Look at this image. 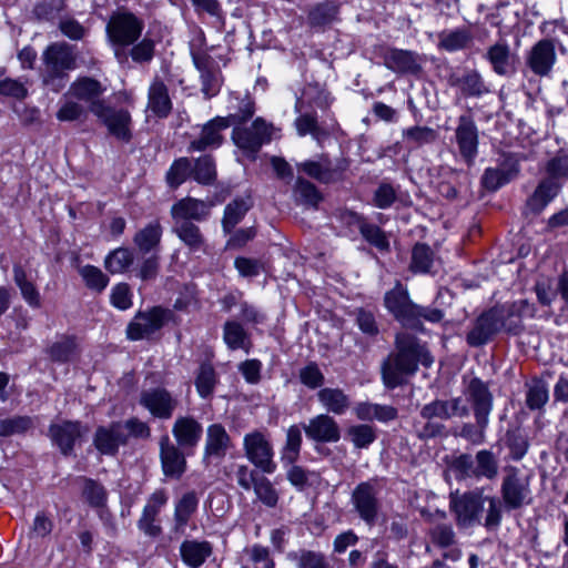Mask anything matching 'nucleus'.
<instances>
[{"instance_id":"1","label":"nucleus","mask_w":568,"mask_h":568,"mask_svg":"<svg viewBox=\"0 0 568 568\" xmlns=\"http://www.w3.org/2000/svg\"><path fill=\"white\" fill-rule=\"evenodd\" d=\"M396 351L382 364L384 385L394 389L405 383V377L414 375L418 364L430 366L433 358L417 338L408 333H398L395 338Z\"/></svg>"},{"instance_id":"2","label":"nucleus","mask_w":568,"mask_h":568,"mask_svg":"<svg viewBox=\"0 0 568 568\" xmlns=\"http://www.w3.org/2000/svg\"><path fill=\"white\" fill-rule=\"evenodd\" d=\"M41 81L52 92L59 93L69 81V71L77 67V54L67 42H54L45 48L41 57Z\"/></svg>"},{"instance_id":"3","label":"nucleus","mask_w":568,"mask_h":568,"mask_svg":"<svg viewBox=\"0 0 568 568\" xmlns=\"http://www.w3.org/2000/svg\"><path fill=\"white\" fill-rule=\"evenodd\" d=\"M312 105L326 109L329 105V98L317 87L308 85L304 89L302 97L296 99L295 111L300 115L295 119L294 125L300 136L311 134L315 140H320L323 130L318 124L317 115L315 112L307 111Z\"/></svg>"},{"instance_id":"4","label":"nucleus","mask_w":568,"mask_h":568,"mask_svg":"<svg viewBox=\"0 0 568 568\" xmlns=\"http://www.w3.org/2000/svg\"><path fill=\"white\" fill-rule=\"evenodd\" d=\"M144 21L128 10L113 12L106 23V34L114 47L115 55L120 49L134 44L142 36Z\"/></svg>"},{"instance_id":"5","label":"nucleus","mask_w":568,"mask_h":568,"mask_svg":"<svg viewBox=\"0 0 568 568\" xmlns=\"http://www.w3.org/2000/svg\"><path fill=\"white\" fill-rule=\"evenodd\" d=\"M499 497V514L501 511L511 513L521 509L531 503V490L528 479L523 476L515 466L504 468ZM501 516L499 515V519Z\"/></svg>"},{"instance_id":"6","label":"nucleus","mask_w":568,"mask_h":568,"mask_svg":"<svg viewBox=\"0 0 568 568\" xmlns=\"http://www.w3.org/2000/svg\"><path fill=\"white\" fill-rule=\"evenodd\" d=\"M556 27V22H542L539 29L540 32L547 37L537 41L528 53L527 65L536 75H548L556 63V45L560 42L556 37H549L550 32L555 31Z\"/></svg>"},{"instance_id":"7","label":"nucleus","mask_w":568,"mask_h":568,"mask_svg":"<svg viewBox=\"0 0 568 568\" xmlns=\"http://www.w3.org/2000/svg\"><path fill=\"white\" fill-rule=\"evenodd\" d=\"M486 498L483 494L466 493L458 495L457 493L450 495V508L456 515L459 525H470L483 510L484 501ZM489 501V513L486 518V526L493 528L497 524V515L495 511V499L487 498Z\"/></svg>"},{"instance_id":"8","label":"nucleus","mask_w":568,"mask_h":568,"mask_svg":"<svg viewBox=\"0 0 568 568\" xmlns=\"http://www.w3.org/2000/svg\"><path fill=\"white\" fill-rule=\"evenodd\" d=\"M243 450L247 460L264 474H273L276 470L274 448L266 434L260 430L245 434Z\"/></svg>"},{"instance_id":"9","label":"nucleus","mask_w":568,"mask_h":568,"mask_svg":"<svg viewBox=\"0 0 568 568\" xmlns=\"http://www.w3.org/2000/svg\"><path fill=\"white\" fill-rule=\"evenodd\" d=\"M232 126L233 142L252 159L255 158L261 146L271 140L272 125L262 118H256L251 126H244L243 124Z\"/></svg>"},{"instance_id":"10","label":"nucleus","mask_w":568,"mask_h":568,"mask_svg":"<svg viewBox=\"0 0 568 568\" xmlns=\"http://www.w3.org/2000/svg\"><path fill=\"white\" fill-rule=\"evenodd\" d=\"M92 114L106 128L110 135L123 142L131 141L132 118L128 110L98 102L92 105Z\"/></svg>"},{"instance_id":"11","label":"nucleus","mask_w":568,"mask_h":568,"mask_svg":"<svg viewBox=\"0 0 568 568\" xmlns=\"http://www.w3.org/2000/svg\"><path fill=\"white\" fill-rule=\"evenodd\" d=\"M139 404L153 417L170 419L179 405V399L168 389L154 387L141 392Z\"/></svg>"},{"instance_id":"12","label":"nucleus","mask_w":568,"mask_h":568,"mask_svg":"<svg viewBox=\"0 0 568 568\" xmlns=\"http://www.w3.org/2000/svg\"><path fill=\"white\" fill-rule=\"evenodd\" d=\"M351 501L358 517L372 526L376 523L379 511L377 489L369 481L358 484L352 491Z\"/></svg>"},{"instance_id":"13","label":"nucleus","mask_w":568,"mask_h":568,"mask_svg":"<svg viewBox=\"0 0 568 568\" xmlns=\"http://www.w3.org/2000/svg\"><path fill=\"white\" fill-rule=\"evenodd\" d=\"M170 312L162 307H153L148 312H140L126 328V335L132 341L149 337L159 331L168 321Z\"/></svg>"},{"instance_id":"14","label":"nucleus","mask_w":568,"mask_h":568,"mask_svg":"<svg viewBox=\"0 0 568 568\" xmlns=\"http://www.w3.org/2000/svg\"><path fill=\"white\" fill-rule=\"evenodd\" d=\"M535 307L527 300H519L509 305H499V332L518 336L524 331L523 318L534 316Z\"/></svg>"},{"instance_id":"15","label":"nucleus","mask_w":568,"mask_h":568,"mask_svg":"<svg viewBox=\"0 0 568 568\" xmlns=\"http://www.w3.org/2000/svg\"><path fill=\"white\" fill-rule=\"evenodd\" d=\"M384 65L397 74L419 75L424 59L414 51L388 48L383 53Z\"/></svg>"},{"instance_id":"16","label":"nucleus","mask_w":568,"mask_h":568,"mask_svg":"<svg viewBox=\"0 0 568 568\" xmlns=\"http://www.w3.org/2000/svg\"><path fill=\"white\" fill-rule=\"evenodd\" d=\"M384 304L387 311L398 321L402 325L408 327L417 304L410 298L406 287L400 283H396L395 287L388 291L384 297Z\"/></svg>"},{"instance_id":"17","label":"nucleus","mask_w":568,"mask_h":568,"mask_svg":"<svg viewBox=\"0 0 568 568\" xmlns=\"http://www.w3.org/2000/svg\"><path fill=\"white\" fill-rule=\"evenodd\" d=\"M193 62L201 79V91L206 99L215 97L222 85V75L215 61L206 53L193 54Z\"/></svg>"},{"instance_id":"18","label":"nucleus","mask_w":568,"mask_h":568,"mask_svg":"<svg viewBox=\"0 0 568 568\" xmlns=\"http://www.w3.org/2000/svg\"><path fill=\"white\" fill-rule=\"evenodd\" d=\"M303 429L308 439L317 443H336L341 438V428L328 414L312 417L303 425Z\"/></svg>"},{"instance_id":"19","label":"nucleus","mask_w":568,"mask_h":568,"mask_svg":"<svg viewBox=\"0 0 568 568\" xmlns=\"http://www.w3.org/2000/svg\"><path fill=\"white\" fill-rule=\"evenodd\" d=\"M160 459L166 477L179 479L186 470V459L181 447L173 444L169 436L160 439Z\"/></svg>"},{"instance_id":"20","label":"nucleus","mask_w":568,"mask_h":568,"mask_svg":"<svg viewBox=\"0 0 568 568\" xmlns=\"http://www.w3.org/2000/svg\"><path fill=\"white\" fill-rule=\"evenodd\" d=\"M210 204L194 197H184L171 207L173 224L202 222L210 215Z\"/></svg>"},{"instance_id":"21","label":"nucleus","mask_w":568,"mask_h":568,"mask_svg":"<svg viewBox=\"0 0 568 568\" xmlns=\"http://www.w3.org/2000/svg\"><path fill=\"white\" fill-rule=\"evenodd\" d=\"M564 184H555L541 179L534 192L525 201V214L540 215L546 207L559 195Z\"/></svg>"},{"instance_id":"22","label":"nucleus","mask_w":568,"mask_h":568,"mask_svg":"<svg viewBox=\"0 0 568 568\" xmlns=\"http://www.w3.org/2000/svg\"><path fill=\"white\" fill-rule=\"evenodd\" d=\"M455 140L459 154L468 164L473 163L477 155L478 133L475 123L467 116H460L455 130Z\"/></svg>"},{"instance_id":"23","label":"nucleus","mask_w":568,"mask_h":568,"mask_svg":"<svg viewBox=\"0 0 568 568\" xmlns=\"http://www.w3.org/2000/svg\"><path fill=\"white\" fill-rule=\"evenodd\" d=\"M166 501L168 496L164 490H156L149 498L138 521L139 529L145 535L156 537L161 534V527L156 524V518Z\"/></svg>"},{"instance_id":"24","label":"nucleus","mask_w":568,"mask_h":568,"mask_svg":"<svg viewBox=\"0 0 568 568\" xmlns=\"http://www.w3.org/2000/svg\"><path fill=\"white\" fill-rule=\"evenodd\" d=\"M128 442V434L124 432L122 423H112L104 427H98L94 435L95 448L104 455H114L120 445Z\"/></svg>"},{"instance_id":"25","label":"nucleus","mask_w":568,"mask_h":568,"mask_svg":"<svg viewBox=\"0 0 568 568\" xmlns=\"http://www.w3.org/2000/svg\"><path fill=\"white\" fill-rule=\"evenodd\" d=\"M106 88L102 83L90 77H81L74 80L69 87L68 94L79 101L88 103V109L92 113V105L98 102H106L101 99Z\"/></svg>"},{"instance_id":"26","label":"nucleus","mask_w":568,"mask_h":568,"mask_svg":"<svg viewBox=\"0 0 568 568\" xmlns=\"http://www.w3.org/2000/svg\"><path fill=\"white\" fill-rule=\"evenodd\" d=\"M467 396L471 400L478 425L483 428L488 423V416L493 408V395L487 386L479 379L474 378L468 385Z\"/></svg>"},{"instance_id":"27","label":"nucleus","mask_w":568,"mask_h":568,"mask_svg":"<svg viewBox=\"0 0 568 568\" xmlns=\"http://www.w3.org/2000/svg\"><path fill=\"white\" fill-rule=\"evenodd\" d=\"M230 126V120L216 116L209 121L201 130L200 136L194 139L190 146V151H204L206 149L219 148L222 144V131Z\"/></svg>"},{"instance_id":"28","label":"nucleus","mask_w":568,"mask_h":568,"mask_svg":"<svg viewBox=\"0 0 568 568\" xmlns=\"http://www.w3.org/2000/svg\"><path fill=\"white\" fill-rule=\"evenodd\" d=\"M202 433L201 423L192 416H179L172 426V434L176 440L175 445L183 449L197 446Z\"/></svg>"},{"instance_id":"29","label":"nucleus","mask_w":568,"mask_h":568,"mask_svg":"<svg viewBox=\"0 0 568 568\" xmlns=\"http://www.w3.org/2000/svg\"><path fill=\"white\" fill-rule=\"evenodd\" d=\"M232 447V440L222 424H212L206 428L204 459H222Z\"/></svg>"},{"instance_id":"30","label":"nucleus","mask_w":568,"mask_h":568,"mask_svg":"<svg viewBox=\"0 0 568 568\" xmlns=\"http://www.w3.org/2000/svg\"><path fill=\"white\" fill-rule=\"evenodd\" d=\"M81 435L82 429L79 422L64 420L52 424L49 428L50 438L63 455H69L73 450V446Z\"/></svg>"},{"instance_id":"31","label":"nucleus","mask_w":568,"mask_h":568,"mask_svg":"<svg viewBox=\"0 0 568 568\" xmlns=\"http://www.w3.org/2000/svg\"><path fill=\"white\" fill-rule=\"evenodd\" d=\"M497 331V311L490 308L483 313L475 322L466 336L467 343L473 347L486 344Z\"/></svg>"},{"instance_id":"32","label":"nucleus","mask_w":568,"mask_h":568,"mask_svg":"<svg viewBox=\"0 0 568 568\" xmlns=\"http://www.w3.org/2000/svg\"><path fill=\"white\" fill-rule=\"evenodd\" d=\"M148 108L158 118H166L172 110L168 88L159 78H154L148 92Z\"/></svg>"},{"instance_id":"33","label":"nucleus","mask_w":568,"mask_h":568,"mask_svg":"<svg viewBox=\"0 0 568 568\" xmlns=\"http://www.w3.org/2000/svg\"><path fill=\"white\" fill-rule=\"evenodd\" d=\"M316 396L321 406L334 415H344L351 407L349 396L338 387H324Z\"/></svg>"},{"instance_id":"34","label":"nucleus","mask_w":568,"mask_h":568,"mask_svg":"<svg viewBox=\"0 0 568 568\" xmlns=\"http://www.w3.org/2000/svg\"><path fill=\"white\" fill-rule=\"evenodd\" d=\"M354 414L357 419L363 422L378 420L382 423L394 420L398 416L395 407L371 402L357 403L354 407Z\"/></svg>"},{"instance_id":"35","label":"nucleus","mask_w":568,"mask_h":568,"mask_svg":"<svg viewBox=\"0 0 568 568\" xmlns=\"http://www.w3.org/2000/svg\"><path fill=\"white\" fill-rule=\"evenodd\" d=\"M298 169L321 183H332L338 180L341 175L339 171L333 166L329 159L324 155L316 161L310 160L300 163Z\"/></svg>"},{"instance_id":"36","label":"nucleus","mask_w":568,"mask_h":568,"mask_svg":"<svg viewBox=\"0 0 568 568\" xmlns=\"http://www.w3.org/2000/svg\"><path fill=\"white\" fill-rule=\"evenodd\" d=\"M182 560L191 568H199L212 555L209 541L185 540L180 546Z\"/></svg>"},{"instance_id":"37","label":"nucleus","mask_w":568,"mask_h":568,"mask_svg":"<svg viewBox=\"0 0 568 568\" xmlns=\"http://www.w3.org/2000/svg\"><path fill=\"white\" fill-rule=\"evenodd\" d=\"M162 226L159 221H152L133 237V243L142 253L156 252L162 237Z\"/></svg>"},{"instance_id":"38","label":"nucleus","mask_w":568,"mask_h":568,"mask_svg":"<svg viewBox=\"0 0 568 568\" xmlns=\"http://www.w3.org/2000/svg\"><path fill=\"white\" fill-rule=\"evenodd\" d=\"M448 83L450 87L458 88L466 97H477L486 92L485 84L476 71L453 73L448 78Z\"/></svg>"},{"instance_id":"39","label":"nucleus","mask_w":568,"mask_h":568,"mask_svg":"<svg viewBox=\"0 0 568 568\" xmlns=\"http://www.w3.org/2000/svg\"><path fill=\"white\" fill-rule=\"evenodd\" d=\"M526 407L531 410H540L549 400V388L547 382L541 377H532L531 382L526 384Z\"/></svg>"},{"instance_id":"40","label":"nucleus","mask_w":568,"mask_h":568,"mask_svg":"<svg viewBox=\"0 0 568 568\" xmlns=\"http://www.w3.org/2000/svg\"><path fill=\"white\" fill-rule=\"evenodd\" d=\"M436 260L433 250L424 243H417L412 250L409 268L413 273L429 274L434 272Z\"/></svg>"},{"instance_id":"41","label":"nucleus","mask_w":568,"mask_h":568,"mask_svg":"<svg viewBox=\"0 0 568 568\" xmlns=\"http://www.w3.org/2000/svg\"><path fill=\"white\" fill-rule=\"evenodd\" d=\"M13 280L19 287L22 298L33 308L41 306V296L33 282L29 281L26 271L20 265L13 266Z\"/></svg>"},{"instance_id":"42","label":"nucleus","mask_w":568,"mask_h":568,"mask_svg":"<svg viewBox=\"0 0 568 568\" xmlns=\"http://www.w3.org/2000/svg\"><path fill=\"white\" fill-rule=\"evenodd\" d=\"M79 344L75 336L62 335L48 348L50 358L54 362L67 363L78 353Z\"/></svg>"},{"instance_id":"43","label":"nucleus","mask_w":568,"mask_h":568,"mask_svg":"<svg viewBox=\"0 0 568 568\" xmlns=\"http://www.w3.org/2000/svg\"><path fill=\"white\" fill-rule=\"evenodd\" d=\"M338 4L334 1H324L311 8L307 22L312 28H321L336 20Z\"/></svg>"},{"instance_id":"44","label":"nucleus","mask_w":568,"mask_h":568,"mask_svg":"<svg viewBox=\"0 0 568 568\" xmlns=\"http://www.w3.org/2000/svg\"><path fill=\"white\" fill-rule=\"evenodd\" d=\"M223 339L230 349H244L248 353L251 345L250 337L240 323L235 321L225 322L223 326Z\"/></svg>"},{"instance_id":"45","label":"nucleus","mask_w":568,"mask_h":568,"mask_svg":"<svg viewBox=\"0 0 568 568\" xmlns=\"http://www.w3.org/2000/svg\"><path fill=\"white\" fill-rule=\"evenodd\" d=\"M439 47L446 51L454 52L466 49L473 41L468 29L445 30L439 33Z\"/></svg>"},{"instance_id":"46","label":"nucleus","mask_w":568,"mask_h":568,"mask_svg":"<svg viewBox=\"0 0 568 568\" xmlns=\"http://www.w3.org/2000/svg\"><path fill=\"white\" fill-rule=\"evenodd\" d=\"M217 383L219 377L214 367L209 363L201 364L194 381L199 396L203 399L212 397Z\"/></svg>"},{"instance_id":"47","label":"nucleus","mask_w":568,"mask_h":568,"mask_svg":"<svg viewBox=\"0 0 568 568\" xmlns=\"http://www.w3.org/2000/svg\"><path fill=\"white\" fill-rule=\"evenodd\" d=\"M172 231L191 251H200L205 244V239L195 223L173 224Z\"/></svg>"},{"instance_id":"48","label":"nucleus","mask_w":568,"mask_h":568,"mask_svg":"<svg viewBox=\"0 0 568 568\" xmlns=\"http://www.w3.org/2000/svg\"><path fill=\"white\" fill-rule=\"evenodd\" d=\"M287 559L296 568H332L324 554L307 549H300L287 554Z\"/></svg>"},{"instance_id":"49","label":"nucleus","mask_w":568,"mask_h":568,"mask_svg":"<svg viewBox=\"0 0 568 568\" xmlns=\"http://www.w3.org/2000/svg\"><path fill=\"white\" fill-rule=\"evenodd\" d=\"M134 262L133 252L128 247H118L111 251L104 258V267L111 274L126 272Z\"/></svg>"},{"instance_id":"50","label":"nucleus","mask_w":568,"mask_h":568,"mask_svg":"<svg viewBox=\"0 0 568 568\" xmlns=\"http://www.w3.org/2000/svg\"><path fill=\"white\" fill-rule=\"evenodd\" d=\"M521 160L518 154L499 151V189L519 176Z\"/></svg>"},{"instance_id":"51","label":"nucleus","mask_w":568,"mask_h":568,"mask_svg":"<svg viewBox=\"0 0 568 568\" xmlns=\"http://www.w3.org/2000/svg\"><path fill=\"white\" fill-rule=\"evenodd\" d=\"M403 140L410 149H417L426 144L434 143L438 133L436 130L429 126H410L403 130Z\"/></svg>"},{"instance_id":"52","label":"nucleus","mask_w":568,"mask_h":568,"mask_svg":"<svg viewBox=\"0 0 568 568\" xmlns=\"http://www.w3.org/2000/svg\"><path fill=\"white\" fill-rule=\"evenodd\" d=\"M252 203L250 197L235 199L225 206L222 225L225 232H231L241 222Z\"/></svg>"},{"instance_id":"53","label":"nucleus","mask_w":568,"mask_h":568,"mask_svg":"<svg viewBox=\"0 0 568 568\" xmlns=\"http://www.w3.org/2000/svg\"><path fill=\"white\" fill-rule=\"evenodd\" d=\"M197 504L199 500L194 491H189L179 499L174 510L175 530H183L196 510Z\"/></svg>"},{"instance_id":"54","label":"nucleus","mask_w":568,"mask_h":568,"mask_svg":"<svg viewBox=\"0 0 568 568\" xmlns=\"http://www.w3.org/2000/svg\"><path fill=\"white\" fill-rule=\"evenodd\" d=\"M88 111V108L81 104L79 100L75 101L74 98H71L67 92L61 100L57 119L62 122L79 121L87 118Z\"/></svg>"},{"instance_id":"55","label":"nucleus","mask_w":568,"mask_h":568,"mask_svg":"<svg viewBox=\"0 0 568 568\" xmlns=\"http://www.w3.org/2000/svg\"><path fill=\"white\" fill-rule=\"evenodd\" d=\"M302 446V432L296 425L288 427L286 432L285 445L281 452L283 464H294L298 457Z\"/></svg>"},{"instance_id":"56","label":"nucleus","mask_w":568,"mask_h":568,"mask_svg":"<svg viewBox=\"0 0 568 568\" xmlns=\"http://www.w3.org/2000/svg\"><path fill=\"white\" fill-rule=\"evenodd\" d=\"M505 443L510 458L516 462L523 459L529 448L528 437L519 427L507 430Z\"/></svg>"},{"instance_id":"57","label":"nucleus","mask_w":568,"mask_h":568,"mask_svg":"<svg viewBox=\"0 0 568 568\" xmlns=\"http://www.w3.org/2000/svg\"><path fill=\"white\" fill-rule=\"evenodd\" d=\"M546 181L555 184H564L562 179L568 180V154H557L545 164Z\"/></svg>"},{"instance_id":"58","label":"nucleus","mask_w":568,"mask_h":568,"mask_svg":"<svg viewBox=\"0 0 568 568\" xmlns=\"http://www.w3.org/2000/svg\"><path fill=\"white\" fill-rule=\"evenodd\" d=\"M346 436L358 449L367 448L377 438L376 428L368 424H358L348 427Z\"/></svg>"},{"instance_id":"59","label":"nucleus","mask_w":568,"mask_h":568,"mask_svg":"<svg viewBox=\"0 0 568 568\" xmlns=\"http://www.w3.org/2000/svg\"><path fill=\"white\" fill-rule=\"evenodd\" d=\"M85 286L97 293H101L109 284V277L94 265H83L78 268Z\"/></svg>"},{"instance_id":"60","label":"nucleus","mask_w":568,"mask_h":568,"mask_svg":"<svg viewBox=\"0 0 568 568\" xmlns=\"http://www.w3.org/2000/svg\"><path fill=\"white\" fill-rule=\"evenodd\" d=\"M290 466L286 471V478L292 486L298 490H304L312 486L317 479L318 475L315 471L303 468L294 464H284Z\"/></svg>"},{"instance_id":"61","label":"nucleus","mask_w":568,"mask_h":568,"mask_svg":"<svg viewBox=\"0 0 568 568\" xmlns=\"http://www.w3.org/2000/svg\"><path fill=\"white\" fill-rule=\"evenodd\" d=\"M352 217L357 222L359 232L367 242L379 250L388 248V240L377 225L366 223L361 216L356 214H352Z\"/></svg>"},{"instance_id":"62","label":"nucleus","mask_w":568,"mask_h":568,"mask_svg":"<svg viewBox=\"0 0 568 568\" xmlns=\"http://www.w3.org/2000/svg\"><path fill=\"white\" fill-rule=\"evenodd\" d=\"M294 193L298 202L308 206L315 207L322 200V195L316 186L303 178H297Z\"/></svg>"},{"instance_id":"63","label":"nucleus","mask_w":568,"mask_h":568,"mask_svg":"<svg viewBox=\"0 0 568 568\" xmlns=\"http://www.w3.org/2000/svg\"><path fill=\"white\" fill-rule=\"evenodd\" d=\"M253 489L257 499L266 507L274 508L277 505L278 493L268 478L260 476Z\"/></svg>"},{"instance_id":"64","label":"nucleus","mask_w":568,"mask_h":568,"mask_svg":"<svg viewBox=\"0 0 568 568\" xmlns=\"http://www.w3.org/2000/svg\"><path fill=\"white\" fill-rule=\"evenodd\" d=\"M82 495L85 501L94 508L104 506L106 501V491L104 487L90 478H82Z\"/></svg>"}]
</instances>
